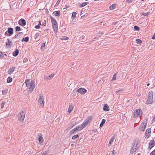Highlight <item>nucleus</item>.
<instances>
[{
  "label": "nucleus",
  "mask_w": 155,
  "mask_h": 155,
  "mask_svg": "<svg viewBox=\"0 0 155 155\" xmlns=\"http://www.w3.org/2000/svg\"><path fill=\"white\" fill-rule=\"evenodd\" d=\"M137 155H140V153H139Z\"/></svg>",
  "instance_id": "774afa93"
},
{
  "label": "nucleus",
  "mask_w": 155,
  "mask_h": 155,
  "mask_svg": "<svg viewBox=\"0 0 155 155\" xmlns=\"http://www.w3.org/2000/svg\"><path fill=\"white\" fill-rule=\"evenodd\" d=\"M59 3H58V2H57L56 4H55V6L56 7L57 6V5H58Z\"/></svg>",
  "instance_id": "680f3d73"
},
{
  "label": "nucleus",
  "mask_w": 155,
  "mask_h": 155,
  "mask_svg": "<svg viewBox=\"0 0 155 155\" xmlns=\"http://www.w3.org/2000/svg\"><path fill=\"white\" fill-rule=\"evenodd\" d=\"M149 14V13L148 12H142V15H144V16H147V15Z\"/></svg>",
  "instance_id": "a18cd8bd"
},
{
  "label": "nucleus",
  "mask_w": 155,
  "mask_h": 155,
  "mask_svg": "<svg viewBox=\"0 0 155 155\" xmlns=\"http://www.w3.org/2000/svg\"><path fill=\"white\" fill-rule=\"evenodd\" d=\"M115 7V4H113L111 6H110L109 8L110 9L112 10L114 9Z\"/></svg>",
  "instance_id": "e433bc0d"
},
{
  "label": "nucleus",
  "mask_w": 155,
  "mask_h": 155,
  "mask_svg": "<svg viewBox=\"0 0 155 155\" xmlns=\"http://www.w3.org/2000/svg\"><path fill=\"white\" fill-rule=\"evenodd\" d=\"M29 80H26L25 83L26 86L28 88L29 91L28 93H31L33 91L35 87V81L34 80H31L29 82Z\"/></svg>",
  "instance_id": "f03ea898"
},
{
  "label": "nucleus",
  "mask_w": 155,
  "mask_h": 155,
  "mask_svg": "<svg viewBox=\"0 0 155 155\" xmlns=\"http://www.w3.org/2000/svg\"><path fill=\"white\" fill-rule=\"evenodd\" d=\"M29 37H27L25 38H23L21 40L22 41H25L26 42H27L29 40Z\"/></svg>",
  "instance_id": "4be33fe9"
},
{
  "label": "nucleus",
  "mask_w": 155,
  "mask_h": 155,
  "mask_svg": "<svg viewBox=\"0 0 155 155\" xmlns=\"http://www.w3.org/2000/svg\"><path fill=\"white\" fill-rule=\"evenodd\" d=\"M68 38L67 37H63V38H62V39H61V40H67L68 39Z\"/></svg>",
  "instance_id": "3c124183"
},
{
  "label": "nucleus",
  "mask_w": 155,
  "mask_h": 155,
  "mask_svg": "<svg viewBox=\"0 0 155 155\" xmlns=\"http://www.w3.org/2000/svg\"><path fill=\"white\" fill-rule=\"evenodd\" d=\"M134 29L137 31H139L140 30V28L139 27L137 26H134Z\"/></svg>",
  "instance_id": "ea45409f"
},
{
  "label": "nucleus",
  "mask_w": 155,
  "mask_h": 155,
  "mask_svg": "<svg viewBox=\"0 0 155 155\" xmlns=\"http://www.w3.org/2000/svg\"><path fill=\"white\" fill-rule=\"evenodd\" d=\"M103 34H104V32H101V31H100L99 32V34L100 35H102Z\"/></svg>",
  "instance_id": "bf43d9fd"
},
{
  "label": "nucleus",
  "mask_w": 155,
  "mask_h": 155,
  "mask_svg": "<svg viewBox=\"0 0 155 155\" xmlns=\"http://www.w3.org/2000/svg\"><path fill=\"white\" fill-rule=\"evenodd\" d=\"M151 129H148L145 132V135L146 136H148V137L149 136L150 133H151Z\"/></svg>",
  "instance_id": "a211bd4d"
},
{
  "label": "nucleus",
  "mask_w": 155,
  "mask_h": 155,
  "mask_svg": "<svg viewBox=\"0 0 155 155\" xmlns=\"http://www.w3.org/2000/svg\"><path fill=\"white\" fill-rule=\"evenodd\" d=\"M38 140L40 143H42L43 141V138L41 135V136H39L38 138Z\"/></svg>",
  "instance_id": "393cba45"
},
{
  "label": "nucleus",
  "mask_w": 155,
  "mask_h": 155,
  "mask_svg": "<svg viewBox=\"0 0 155 155\" xmlns=\"http://www.w3.org/2000/svg\"><path fill=\"white\" fill-rule=\"evenodd\" d=\"M80 40L81 42H84L85 40V37L84 36L82 35L80 37Z\"/></svg>",
  "instance_id": "a878e982"
},
{
  "label": "nucleus",
  "mask_w": 155,
  "mask_h": 155,
  "mask_svg": "<svg viewBox=\"0 0 155 155\" xmlns=\"http://www.w3.org/2000/svg\"><path fill=\"white\" fill-rule=\"evenodd\" d=\"M38 25H41V22L40 21H39V24Z\"/></svg>",
  "instance_id": "0e129e2a"
},
{
  "label": "nucleus",
  "mask_w": 155,
  "mask_h": 155,
  "mask_svg": "<svg viewBox=\"0 0 155 155\" xmlns=\"http://www.w3.org/2000/svg\"><path fill=\"white\" fill-rule=\"evenodd\" d=\"M39 33H36L35 35V39H36L37 38H38V37H39Z\"/></svg>",
  "instance_id": "79ce46f5"
},
{
  "label": "nucleus",
  "mask_w": 155,
  "mask_h": 155,
  "mask_svg": "<svg viewBox=\"0 0 155 155\" xmlns=\"http://www.w3.org/2000/svg\"><path fill=\"white\" fill-rule=\"evenodd\" d=\"M76 14H77V13L76 12H73L72 14V16L73 17H75L76 15Z\"/></svg>",
  "instance_id": "8fccbe9b"
},
{
  "label": "nucleus",
  "mask_w": 155,
  "mask_h": 155,
  "mask_svg": "<svg viewBox=\"0 0 155 155\" xmlns=\"http://www.w3.org/2000/svg\"><path fill=\"white\" fill-rule=\"evenodd\" d=\"M38 102L40 104V106H44V97L43 96L41 95V94L39 95V97Z\"/></svg>",
  "instance_id": "0eeeda50"
},
{
  "label": "nucleus",
  "mask_w": 155,
  "mask_h": 155,
  "mask_svg": "<svg viewBox=\"0 0 155 155\" xmlns=\"http://www.w3.org/2000/svg\"><path fill=\"white\" fill-rule=\"evenodd\" d=\"M123 91V90L122 89H120L118 90H117V91H116V93L117 94V93H119V92H122Z\"/></svg>",
  "instance_id": "de8ad7c7"
},
{
  "label": "nucleus",
  "mask_w": 155,
  "mask_h": 155,
  "mask_svg": "<svg viewBox=\"0 0 155 155\" xmlns=\"http://www.w3.org/2000/svg\"><path fill=\"white\" fill-rule=\"evenodd\" d=\"M103 110L105 111H107L109 110V108L108 106L106 104H105L104 106Z\"/></svg>",
  "instance_id": "4468645a"
},
{
  "label": "nucleus",
  "mask_w": 155,
  "mask_h": 155,
  "mask_svg": "<svg viewBox=\"0 0 155 155\" xmlns=\"http://www.w3.org/2000/svg\"><path fill=\"white\" fill-rule=\"evenodd\" d=\"M54 75V74H51V75L48 76L46 78L47 79L50 80L51 78H53Z\"/></svg>",
  "instance_id": "c85d7f7f"
},
{
  "label": "nucleus",
  "mask_w": 155,
  "mask_h": 155,
  "mask_svg": "<svg viewBox=\"0 0 155 155\" xmlns=\"http://www.w3.org/2000/svg\"><path fill=\"white\" fill-rule=\"evenodd\" d=\"M45 48V43H43L42 44L41 46V49H44Z\"/></svg>",
  "instance_id": "473e14b6"
},
{
  "label": "nucleus",
  "mask_w": 155,
  "mask_h": 155,
  "mask_svg": "<svg viewBox=\"0 0 155 155\" xmlns=\"http://www.w3.org/2000/svg\"><path fill=\"white\" fill-rule=\"evenodd\" d=\"M42 25L44 26L46 25V22L45 20L44 21V22L42 23Z\"/></svg>",
  "instance_id": "5fc2aeb1"
},
{
  "label": "nucleus",
  "mask_w": 155,
  "mask_h": 155,
  "mask_svg": "<svg viewBox=\"0 0 155 155\" xmlns=\"http://www.w3.org/2000/svg\"><path fill=\"white\" fill-rule=\"evenodd\" d=\"M25 112L24 111H22L18 114V120L19 122H22L23 121L25 118Z\"/></svg>",
  "instance_id": "39448f33"
},
{
  "label": "nucleus",
  "mask_w": 155,
  "mask_h": 155,
  "mask_svg": "<svg viewBox=\"0 0 155 155\" xmlns=\"http://www.w3.org/2000/svg\"><path fill=\"white\" fill-rule=\"evenodd\" d=\"M15 29H16V31H19L21 30V28L20 27L18 26H16L15 28Z\"/></svg>",
  "instance_id": "a19ab883"
},
{
  "label": "nucleus",
  "mask_w": 155,
  "mask_h": 155,
  "mask_svg": "<svg viewBox=\"0 0 155 155\" xmlns=\"http://www.w3.org/2000/svg\"><path fill=\"white\" fill-rule=\"evenodd\" d=\"M59 3H58V2H57L56 4H55V6L56 7L57 6V5H58Z\"/></svg>",
  "instance_id": "e2e57ef3"
},
{
  "label": "nucleus",
  "mask_w": 155,
  "mask_h": 155,
  "mask_svg": "<svg viewBox=\"0 0 155 155\" xmlns=\"http://www.w3.org/2000/svg\"><path fill=\"white\" fill-rule=\"evenodd\" d=\"M147 123H142L139 127V130L141 131H144L146 128Z\"/></svg>",
  "instance_id": "6e6552de"
},
{
  "label": "nucleus",
  "mask_w": 155,
  "mask_h": 155,
  "mask_svg": "<svg viewBox=\"0 0 155 155\" xmlns=\"http://www.w3.org/2000/svg\"><path fill=\"white\" fill-rule=\"evenodd\" d=\"M78 131L77 130L76 128H74L73 129L71 130L69 132V134H71L74 133L75 132Z\"/></svg>",
  "instance_id": "b1692460"
},
{
  "label": "nucleus",
  "mask_w": 155,
  "mask_h": 155,
  "mask_svg": "<svg viewBox=\"0 0 155 155\" xmlns=\"http://www.w3.org/2000/svg\"><path fill=\"white\" fill-rule=\"evenodd\" d=\"M18 23L20 25L25 26L26 24V22L24 19L21 18L20 19V22H18Z\"/></svg>",
  "instance_id": "9b49d317"
},
{
  "label": "nucleus",
  "mask_w": 155,
  "mask_h": 155,
  "mask_svg": "<svg viewBox=\"0 0 155 155\" xmlns=\"http://www.w3.org/2000/svg\"><path fill=\"white\" fill-rule=\"evenodd\" d=\"M92 117L91 116H89L84 121L88 124L89 123L90 120H92Z\"/></svg>",
  "instance_id": "2eb2a0df"
},
{
  "label": "nucleus",
  "mask_w": 155,
  "mask_h": 155,
  "mask_svg": "<svg viewBox=\"0 0 155 155\" xmlns=\"http://www.w3.org/2000/svg\"><path fill=\"white\" fill-rule=\"evenodd\" d=\"M28 61V59L27 58H24L23 60V62L24 63H26Z\"/></svg>",
  "instance_id": "c03bdc74"
},
{
  "label": "nucleus",
  "mask_w": 155,
  "mask_h": 155,
  "mask_svg": "<svg viewBox=\"0 0 155 155\" xmlns=\"http://www.w3.org/2000/svg\"><path fill=\"white\" fill-rule=\"evenodd\" d=\"M74 108V106L73 105L71 104H70L69 105V107H68V111L70 114L71 111H72V110Z\"/></svg>",
  "instance_id": "ddd939ff"
},
{
  "label": "nucleus",
  "mask_w": 155,
  "mask_h": 155,
  "mask_svg": "<svg viewBox=\"0 0 155 155\" xmlns=\"http://www.w3.org/2000/svg\"><path fill=\"white\" fill-rule=\"evenodd\" d=\"M116 77H117V74L115 73L114 74V75H113V76L112 79V80H116Z\"/></svg>",
  "instance_id": "4c0bfd02"
},
{
  "label": "nucleus",
  "mask_w": 155,
  "mask_h": 155,
  "mask_svg": "<svg viewBox=\"0 0 155 155\" xmlns=\"http://www.w3.org/2000/svg\"><path fill=\"white\" fill-rule=\"evenodd\" d=\"M4 57L3 54L2 52H0V57L3 58Z\"/></svg>",
  "instance_id": "864d4df0"
},
{
  "label": "nucleus",
  "mask_w": 155,
  "mask_h": 155,
  "mask_svg": "<svg viewBox=\"0 0 155 155\" xmlns=\"http://www.w3.org/2000/svg\"><path fill=\"white\" fill-rule=\"evenodd\" d=\"M35 28L36 29H39L40 28L39 25H36Z\"/></svg>",
  "instance_id": "603ef678"
},
{
  "label": "nucleus",
  "mask_w": 155,
  "mask_h": 155,
  "mask_svg": "<svg viewBox=\"0 0 155 155\" xmlns=\"http://www.w3.org/2000/svg\"><path fill=\"white\" fill-rule=\"evenodd\" d=\"M115 138V136L114 135L110 139V141H109V144H111L113 143Z\"/></svg>",
  "instance_id": "aec40b11"
},
{
  "label": "nucleus",
  "mask_w": 155,
  "mask_h": 155,
  "mask_svg": "<svg viewBox=\"0 0 155 155\" xmlns=\"http://www.w3.org/2000/svg\"><path fill=\"white\" fill-rule=\"evenodd\" d=\"M76 128H77V130L78 131L81 130L83 129V128L81 125V126H80L76 127Z\"/></svg>",
  "instance_id": "2f4dec72"
},
{
  "label": "nucleus",
  "mask_w": 155,
  "mask_h": 155,
  "mask_svg": "<svg viewBox=\"0 0 155 155\" xmlns=\"http://www.w3.org/2000/svg\"><path fill=\"white\" fill-rule=\"evenodd\" d=\"M155 144V142L153 140H152L150 142L149 144V147L148 149L149 150H150L151 148L154 146Z\"/></svg>",
  "instance_id": "9d476101"
},
{
  "label": "nucleus",
  "mask_w": 155,
  "mask_h": 155,
  "mask_svg": "<svg viewBox=\"0 0 155 155\" xmlns=\"http://www.w3.org/2000/svg\"><path fill=\"white\" fill-rule=\"evenodd\" d=\"M12 78H11V77H8L7 79V83H10L12 81Z\"/></svg>",
  "instance_id": "7c9ffc66"
},
{
  "label": "nucleus",
  "mask_w": 155,
  "mask_h": 155,
  "mask_svg": "<svg viewBox=\"0 0 155 155\" xmlns=\"http://www.w3.org/2000/svg\"><path fill=\"white\" fill-rule=\"evenodd\" d=\"M136 43L138 44H141L142 43V41L139 39H137L136 40Z\"/></svg>",
  "instance_id": "72a5a7b5"
},
{
  "label": "nucleus",
  "mask_w": 155,
  "mask_h": 155,
  "mask_svg": "<svg viewBox=\"0 0 155 155\" xmlns=\"http://www.w3.org/2000/svg\"><path fill=\"white\" fill-rule=\"evenodd\" d=\"M5 35L7 36H10V35H9V34L8 33L7 31H6L5 32Z\"/></svg>",
  "instance_id": "09e8293b"
},
{
  "label": "nucleus",
  "mask_w": 155,
  "mask_h": 155,
  "mask_svg": "<svg viewBox=\"0 0 155 155\" xmlns=\"http://www.w3.org/2000/svg\"><path fill=\"white\" fill-rule=\"evenodd\" d=\"M5 102H6L5 101H3L2 102L1 104V108L2 109H3L4 108V105H5Z\"/></svg>",
  "instance_id": "f704fd0d"
},
{
  "label": "nucleus",
  "mask_w": 155,
  "mask_h": 155,
  "mask_svg": "<svg viewBox=\"0 0 155 155\" xmlns=\"http://www.w3.org/2000/svg\"><path fill=\"white\" fill-rule=\"evenodd\" d=\"M88 3L87 2L83 3L82 4H81L79 6V7L80 8H82L83 7L87 5L88 4Z\"/></svg>",
  "instance_id": "bb28decb"
},
{
  "label": "nucleus",
  "mask_w": 155,
  "mask_h": 155,
  "mask_svg": "<svg viewBox=\"0 0 155 155\" xmlns=\"http://www.w3.org/2000/svg\"><path fill=\"white\" fill-rule=\"evenodd\" d=\"M53 14L55 16H59L60 14V11H55L53 12Z\"/></svg>",
  "instance_id": "5701e85b"
},
{
  "label": "nucleus",
  "mask_w": 155,
  "mask_h": 155,
  "mask_svg": "<svg viewBox=\"0 0 155 155\" xmlns=\"http://www.w3.org/2000/svg\"><path fill=\"white\" fill-rule=\"evenodd\" d=\"M23 35V33L22 32H19L17 34H16V35L15 36V38H20V37H19L20 35Z\"/></svg>",
  "instance_id": "6ab92c4d"
},
{
  "label": "nucleus",
  "mask_w": 155,
  "mask_h": 155,
  "mask_svg": "<svg viewBox=\"0 0 155 155\" xmlns=\"http://www.w3.org/2000/svg\"><path fill=\"white\" fill-rule=\"evenodd\" d=\"M126 2H127L129 3L131 2H132V0H127Z\"/></svg>",
  "instance_id": "13d9d810"
},
{
  "label": "nucleus",
  "mask_w": 155,
  "mask_h": 155,
  "mask_svg": "<svg viewBox=\"0 0 155 155\" xmlns=\"http://www.w3.org/2000/svg\"><path fill=\"white\" fill-rule=\"evenodd\" d=\"M7 90L6 89H5L4 90H3L2 91V93L3 95H5L7 93Z\"/></svg>",
  "instance_id": "58836bf2"
},
{
  "label": "nucleus",
  "mask_w": 155,
  "mask_h": 155,
  "mask_svg": "<svg viewBox=\"0 0 155 155\" xmlns=\"http://www.w3.org/2000/svg\"><path fill=\"white\" fill-rule=\"evenodd\" d=\"M78 137V134L74 135L72 136V139L73 140H75Z\"/></svg>",
  "instance_id": "c9c22d12"
},
{
  "label": "nucleus",
  "mask_w": 155,
  "mask_h": 155,
  "mask_svg": "<svg viewBox=\"0 0 155 155\" xmlns=\"http://www.w3.org/2000/svg\"><path fill=\"white\" fill-rule=\"evenodd\" d=\"M49 153V152L48 151H45L44 153H42L41 155H47Z\"/></svg>",
  "instance_id": "37998d69"
},
{
  "label": "nucleus",
  "mask_w": 155,
  "mask_h": 155,
  "mask_svg": "<svg viewBox=\"0 0 155 155\" xmlns=\"http://www.w3.org/2000/svg\"><path fill=\"white\" fill-rule=\"evenodd\" d=\"M150 85V84L149 83L147 84V86H149Z\"/></svg>",
  "instance_id": "69168bd1"
},
{
  "label": "nucleus",
  "mask_w": 155,
  "mask_h": 155,
  "mask_svg": "<svg viewBox=\"0 0 155 155\" xmlns=\"http://www.w3.org/2000/svg\"><path fill=\"white\" fill-rule=\"evenodd\" d=\"M105 121L106 120L105 119H102V121L100 124V126L101 127H102L103 126L104 124L105 123Z\"/></svg>",
  "instance_id": "cd10ccee"
},
{
  "label": "nucleus",
  "mask_w": 155,
  "mask_h": 155,
  "mask_svg": "<svg viewBox=\"0 0 155 155\" xmlns=\"http://www.w3.org/2000/svg\"><path fill=\"white\" fill-rule=\"evenodd\" d=\"M140 143L139 139H136L134 140L131 145L130 153L133 154L138 150L140 147Z\"/></svg>",
  "instance_id": "f257e3e1"
},
{
  "label": "nucleus",
  "mask_w": 155,
  "mask_h": 155,
  "mask_svg": "<svg viewBox=\"0 0 155 155\" xmlns=\"http://www.w3.org/2000/svg\"><path fill=\"white\" fill-rule=\"evenodd\" d=\"M7 31L9 35L11 36L13 33V29L12 28H8Z\"/></svg>",
  "instance_id": "f8f14e48"
},
{
  "label": "nucleus",
  "mask_w": 155,
  "mask_h": 155,
  "mask_svg": "<svg viewBox=\"0 0 155 155\" xmlns=\"http://www.w3.org/2000/svg\"><path fill=\"white\" fill-rule=\"evenodd\" d=\"M115 150H113L112 152V155H115Z\"/></svg>",
  "instance_id": "6e6d98bb"
},
{
  "label": "nucleus",
  "mask_w": 155,
  "mask_h": 155,
  "mask_svg": "<svg viewBox=\"0 0 155 155\" xmlns=\"http://www.w3.org/2000/svg\"><path fill=\"white\" fill-rule=\"evenodd\" d=\"M152 38L153 39H155V33H154L153 36V37H152Z\"/></svg>",
  "instance_id": "4d7b16f0"
},
{
  "label": "nucleus",
  "mask_w": 155,
  "mask_h": 155,
  "mask_svg": "<svg viewBox=\"0 0 155 155\" xmlns=\"http://www.w3.org/2000/svg\"><path fill=\"white\" fill-rule=\"evenodd\" d=\"M7 42L6 43V45L7 46L9 47L12 46V43L11 41H10L9 39H7Z\"/></svg>",
  "instance_id": "dca6fc26"
},
{
  "label": "nucleus",
  "mask_w": 155,
  "mask_h": 155,
  "mask_svg": "<svg viewBox=\"0 0 155 155\" xmlns=\"http://www.w3.org/2000/svg\"><path fill=\"white\" fill-rule=\"evenodd\" d=\"M4 55H5V56H7V54H4Z\"/></svg>",
  "instance_id": "338daca9"
},
{
  "label": "nucleus",
  "mask_w": 155,
  "mask_h": 155,
  "mask_svg": "<svg viewBox=\"0 0 155 155\" xmlns=\"http://www.w3.org/2000/svg\"><path fill=\"white\" fill-rule=\"evenodd\" d=\"M19 50L18 49H16L15 52L13 53V55L14 56H16L18 54Z\"/></svg>",
  "instance_id": "412c9836"
},
{
  "label": "nucleus",
  "mask_w": 155,
  "mask_h": 155,
  "mask_svg": "<svg viewBox=\"0 0 155 155\" xmlns=\"http://www.w3.org/2000/svg\"><path fill=\"white\" fill-rule=\"evenodd\" d=\"M53 29L55 31L57 32L58 30V26L57 21L55 18L52 17H51Z\"/></svg>",
  "instance_id": "7ed1b4c3"
},
{
  "label": "nucleus",
  "mask_w": 155,
  "mask_h": 155,
  "mask_svg": "<svg viewBox=\"0 0 155 155\" xmlns=\"http://www.w3.org/2000/svg\"><path fill=\"white\" fill-rule=\"evenodd\" d=\"M15 69V67H12L11 68H10V69L8 70V74H12L14 70V69Z\"/></svg>",
  "instance_id": "f3484780"
},
{
  "label": "nucleus",
  "mask_w": 155,
  "mask_h": 155,
  "mask_svg": "<svg viewBox=\"0 0 155 155\" xmlns=\"http://www.w3.org/2000/svg\"><path fill=\"white\" fill-rule=\"evenodd\" d=\"M88 124L85 121H84L81 124V126L83 127V128L86 127Z\"/></svg>",
  "instance_id": "c756f323"
},
{
  "label": "nucleus",
  "mask_w": 155,
  "mask_h": 155,
  "mask_svg": "<svg viewBox=\"0 0 155 155\" xmlns=\"http://www.w3.org/2000/svg\"><path fill=\"white\" fill-rule=\"evenodd\" d=\"M142 113V111L140 109H136L134 111L133 117L134 118L137 117L140 115L141 116Z\"/></svg>",
  "instance_id": "423d86ee"
},
{
  "label": "nucleus",
  "mask_w": 155,
  "mask_h": 155,
  "mask_svg": "<svg viewBox=\"0 0 155 155\" xmlns=\"http://www.w3.org/2000/svg\"><path fill=\"white\" fill-rule=\"evenodd\" d=\"M61 1V0H58V1L57 2H58V3H59Z\"/></svg>",
  "instance_id": "052dcab7"
},
{
  "label": "nucleus",
  "mask_w": 155,
  "mask_h": 155,
  "mask_svg": "<svg viewBox=\"0 0 155 155\" xmlns=\"http://www.w3.org/2000/svg\"><path fill=\"white\" fill-rule=\"evenodd\" d=\"M150 155H155V149L150 153Z\"/></svg>",
  "instance_id": "49530a36"
},
{
  "label": "nucleus",
  "mask_w": 155,
  "mask_h": 155,
  "mask_svg": "<svg viewBox=\"0 0 155 155\" xmlns=\"http://www.w3.org/2000/svg\"><path fill=\"white\" fill-rule=\"evenodd\" d=\"M77 91L81 94H84L86 92L87 90L84 88L81 87L78 89H77Z\"/></svg>",
  "instance_id": "1a4fd4ad"
},
{
  "label": "nucleus",
  "mask_w": 155,
  "mask_h": 155,
  "mask_svg": "<svg viewBox=\"0 0 155 155\" xmlns=\"http://www.w3.org/2000/svg\"><path fill=\"white\" fill-rule=\"evenodd\" d=\"M153 102V93L152 92H149L148 93L147 100L146 102V104H152Z\"/></svg>",
  "instance_id": "20e7f679"
}]
</instances>
